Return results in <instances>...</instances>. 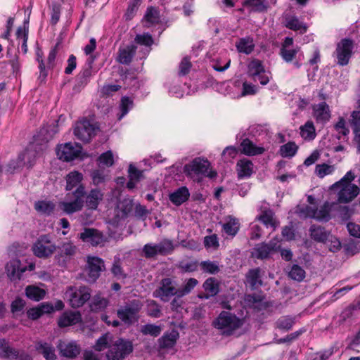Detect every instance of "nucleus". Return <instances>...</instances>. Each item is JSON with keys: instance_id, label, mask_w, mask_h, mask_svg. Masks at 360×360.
<instances>
[{"instance_id": "f257e3e1", "label": "nucleus", "mask_w": 360, "mask_h": 360, "mask_svg": "<svg viewBox=\"0 0 360 360\" xmlns=\"http://www.w3.org/2000/svg\"><path fill=\"white\" fill-rule=\"evenodd\" d=\"M65 180V190L69 191L65 195L68 201L60 202L58 206L67 214H72L83 209L86 188L82 183L83 175L77 171L68 173Z\"/></svg>"}, {"instance_id": "f03ea898", "label": "nucleus", "mask_w": 360, "mask_h": 360, "mask_svg": "<svg viewBox=\"0 0 360 360\" xmlns=\"http://www.w3.org/2000/svg\"><path fill=\"white\" fill-rule=\"evenodd\" d=\"M210 162L207 159L198 157L184 165V172L187 176L200 182L203 176H207L210 179L217 176V172L210 169Z\"/></svg>"}, {"instance_id": "7ed1b4c3", "label": "nucleus", "mask_w": 360, "mask_h": 360, "mask_svg": "<svg viewBox=\"0 0 360 360\" xmlns=\"http://www.w3.org/2000/svg\"><path fill=\"white\" fill-rule=\"evenodd\" d=\"M244 324V321L238 317L235 314L226 311H222L213 321L212 326L221 331L224 336H231L234 332L240 328Z\"/></svg>"}, {"instance_id": "20e7f679", "label": "nucleus", "mask_w": 360, "mask_h": 360, "mask_svg": "<svg viewBox=\"0 0 360 360\" xmlns=\"http://www.w3.org/2000/svg\"><path fill=\"white\" fill-rule=\"evenodd\" d=\"M99 131L100 126L97 122L94 119L84 117L76 122L74 134L84 143H89Z\"/></svg>"}, {"instance_id": "39448f33", "label": "nucleus", "mask_w": 360, "mask_h": 360, "mask_svg": "<svg viewBox=\"0 0 360 360\" xmlns=\"http://www.w3.org/2000/svg\"><path fill=\"white\" fill-rule=\"evenodd\" d=\"M91 293V288L86 285L69 286L65 292V297L72 308H79L90 300Z\"/></svg>"}, {"instance_id": "423d86ee", "label": "nucleus", "mask_w": 360, "mask_h": 360, "mask_svg": "<svg viewBox=\"0 0 360 360\" xmlns=\"http://www.w3.org/2000/svg\"><path fill=\"white\" fill-rule=\"evenodd\" d=\"M55 260L60 266H66L78 252V248L71 241L63 242L56 247Z\"/></svg>"}, {"instance_id": "0eeeda50", "label": "nucleus", "mask_w": 360, "mask_h": 360, "mask_svg": "<svg viewBox=\"0 0 360 360\" xmlns=\"http://www.w3.org/2000/svg\"><path fill=\"white\" fill-rule=\"evenodd\" d=\"M132 352V342L120 338L110 346L106 356L108 360H123Z\"/></svg>"}, {"instance_id": "6e6552de", "label": "nucleus", "mask_w": 360, "mask_h": 360, "mask_svg": "<svg viewBox=\"0 0 360 360\" xmlns=\"http://www.w3.org/2000/svg\"><path fill=\"white\" fill-rule=\"evenodd\" d=\"M142 304L139 300H133L129 305H127L117 310L118 318L125 324L130 326L137 322L139 319V313Z\"/></svg>"}, {"instance_id": "1a4fd4ad", "label": "nucleus", "mask_w": 360, "mask_h": 360, "mask_svg": "<svg viewBox=\"0 0 360 360\" xmlns=\"http://www.w3.org/2000/svg\"><path fill=\"white\" fill-rule=\"evenodd\" d=\"M32 251L39 258H48L56 250V246L53 244L48 235L41 236L32 246Z\"/></svg>"}, {"instance_id": "9d476101", "label": "nucleus", "mask_w": 360, "mask_h": 360, "mask_svg": "<svg viewBox=\"0 0 360 360\" xmlns=\"http://www.w3.org/2000/svg\"><path fill=\"white\" fill-rule=\"evenodd\" d=\"M0 358L10 360H33L30 354L24 350L19 351L11 347L5 339L0 340Z\"/></svg>"}, {"instance_id": "9b49d317", "label": "nucleus", "mask_w": 360, "mask_h": 360, "mask_svg": "<svg viewBox=\"0 0 360 360\" xmlns=\"http://www.w3.org/2000/svg\"><path fill=\"white\" fill-rule=\"evenodd\" d=\"M353 46V41L347 38L342 39L338 43L334 54L338 65L345 66L348 64L352 54Z\"/></svg>"}, {"instance_id": "f8f14e48", "label": "nucleus", "mask_w": 360, "mask_h": 360, "mask_svg": "<svg viewBox=\"0 0 360 360\" xmlns=\"http://www.w3.org/2000/svg\"><path fill=\"white\" fill-rule=\"evenodd\" d=\"M174 295L179 297V288L177 289L173 281L169 278L162 279L160 286L153 292V297L160 298L162 302H168Z\"/></svg>"}, {"instance_id": "ddd939ff", "label": "nucleus", "mask_w": 360, "mask_h": 360, "mask_svg": "<svg viewBox=\"0 0 360 360\" xmlns=\"http://www.w3.org/2000/svg\"><path fill=\"white\" fill-rule=\"evenodd\" d=\"M105 270L104 262L98 257H88L85 271L87 274V281L90 283L95 282L101 276V273Z\"/></svg>"}, {"instance_id": "4468645a", "label": "nucleus", "mask_w": 360, "mask_h": 360, "mask_svg": "<svg viewBox=\"0 0 360 360\" xmlns=\"http://www.w3.org/2000/svg\"><path fill=\"white\" fill-rule=\"evenodd\" d=\"M81 145L76 143H66L57 148V155L60 160L65 162L73 160L77 158L82 151Z\"/></svg>"}, {"instance_id": "2eb2a0df", "label": "nucleus", "mask_w": 360, "mask_h": 360, "mask_svg": "<svg viewBox=\"0 0 360 360\" xmlns=\"http://www.w3.org/2000/svg\"><path fill=\"white\" fill-rule=\"evenodd\" d=\"M79 238L92 246L102 245L105 242L103 233L92 228H85L84 231L79 234Z\"/></svg>"}, {"instance_id": "dca6fc26", "label": "nucleus", "mask_w": 360, "mask_h": 360, "mask_svg": "<svg viewBox=\"0 0 360 360\" xmlns=\"http://www.w3.org/2000/svg\"><path fill=\"white\" fill-rule=\"evenodd\" d=\"M57 348L61 356L68 359H75L81 352V347L75 341L59 340Z\"/></svg>"}, {"instance_id": "f3484780", "label": "nucleus", "mask_w": 360, "mask_h": 360, "mask_svg": "<svg viewBox=\"0 0 360 360\" xmlns=\"http://www.w3.org/2000/svg\"><path fill=\"white\" fill-rule=\"evenodd\" d=\"M339 190L338 193V200L340 203H348L352 202L359 194L360 189L355 185H341L335 188L334 191Z\"/></svg>"}, {"instance_id": "a211bd4d", "label": "nucleus", "mask_w": 360, "mask_h": 360, "mask_svg": "<svg viewBox=\"0 0 360 360\" xmlns=\"http://www.w3.org/2000/svg\"><path fill=\"white\" fill-rule=\"evenodd\" d=\"M280 246L276 241L270 240L267 243H262L256 245L252 254L257 259H267L271 253L277 252Z\"/></svg>"}, {"instance_id": "6ab92c4d", "label": "nucleus", "mask_w": 360, "mask_h": 360, "mask_svg": "<svg viewBox=\"0 0 360 360\" xmlns=\"http://www.w3.org/2000/svg\"><path fill=\"white\" fill-rule=\"evenodd\" d=\"M104 193L99 188H91L84 198V206L85 205L88 210H97L99 204L103 201Z\"/></svg>"}, {"instance_id": "aec40b11", "label": "nucleus", "mask_w": 360, "mask_h": 360, "mask_svg": "<svg viewBox=\"0 0 360 360\" xmlns=\"http://www.w3.org/2000/svg\"><path fill=\"white\" fill-rule=\"evenodd\" d=\"M309 232L311 238L317 243H326L329 239L333 238L330 231L320 225L312 224Z\"/></svg>"}, {"instance_id": "412c9836", "label": "nucleus", "mask_w": 360, "mask_h": 360, "mask_svg": "<svg viewBox=\"0 0 360 360\" xmlns=\"http://www.w3.org/2000/svg\"><path fill=\"white\" fill-rule=\"evenodd\" d=\"M240 151L248 156H255L263 154L265 151L264 147L257 146L252 141L246 138L240 144Z\"/></svg>"}, {"instance_id": "4be33fe9", "label": "nucleus", "mask_w": 360, "mask_h": 360, "mask_svg": "<svg viewBox=\"0 0 360 360\" xmlns=\"http://www.w3.org/2000/svg\"><path fill=\"white\" fill-rule=\"evenodd\" d=\"M37 148L35 143H32L21 153L18 155V158L24 163V167L31 168L35 164L37 158Z\"/></svg>"}, {"instance_id": "5701e85b", "label": "nucleus", "mask_w": 360, "mask_h": 360, "mask_svg": "<svg viewBox=\"0 0 360 360\" xmlns=\"http://www.w3.org/2000/svg\"><path fill=\"white\" fill-rule=\"evenodd\" d=\"M53 312V304L49 302H44L37 307H32L27 311V316L31 320H37L43 314Z\"/></svg>"}, {"instance_id": "b1692460", "label": "nucleus", "mask_w": 360, "mask_h": 360, "mask_svg": "<svg viewBox=\"0 0 360 360\" xmlns=\"http://www.w3.org/2000/svg\"><path fill=\"white\" fill-rule=\"evenodd\" d=\"M254 165L251 160L243 158L236 164V171L239 179L249 178L253 173Z\"/></svg>"}, {"instance_id": "393cba45", "label": "nucleus", "mask_w": 360, "mask_h": 360, "mask_svg": "<svg viewBox=\"0 0 360 360\" xmlns=\"http://www.w3.org/2000/svg\"><path fill=\"white\" fill-rule=\"evenodd\" d=\"M314 117L319 122H326L330 118V110L326 102L313 106Z\"/></svg>"}, {"instance_id": "a878e982", "label": "nucleus", "mask_w": 360, "mask_h": 360, "mask_svg": "<svg viewBox=\"0 0 360 360\" xmlns=\"http://www.w3.org/2000/svg\"><path fill=\"white\" fill-rule=\"evenodd\" d=\"M81 314L79 311H65L59 318V327L64 328L79 323L81 321Z\"/></svg>"}, {"instance_id": "bb28decb", "label": "nucleus", "mask_w": 360, "mask_h": 360, "mask_svg": "<svg viewBox=\"0 0 360 360\" xmlns=\"http://www.w3.org/2000/svg\"><path fill=\"white\" fill-rule=\"evenodd\" d=\"M245 279L252 289H256L262 285V269L259 267L250 269L245 274Z\"/></svg>"}, {"instance_id": "cd10ccee", "label": "nucleus", "mask_w": 360, "mask_h": 360, "mask_svg": "<svg viewBox=\"0 0 360 360\" xmlns=\"http://www.w3.org/2000/svg\"><path fill=\"white\" fill-rule=\"evenodd\" d=\"M262 222L266 227L271 226L274 229L278 226L279 222L274 218V212L269 208L261 210V213L256 218Z\"/></svg>"}, {"instance_id": "c85d7f7f", "label": "nucleus", "mask_w": 360, "mask_h": 360, "mask_svg": "<svg viewBox=\"0 0 360 360\" xmlns=\"http://www.w3.org/2000/svg\"><path fill=\"white\" fill-rule=\"evenodd\" d=\"M190 193L186 186L179 188L177 190L170 193L169 200L175 205L179 206L189 198Z\"/></svg>"}, {"instance_id": "c756f323", "label": "nucleus", "mask_w": 360, "mask_h": 360, "mask_svg": "<svg viewBox=\"0 0 360 360\" xmlns=\"http://www.w3.org/2000/svg\"><path fill=\"white\" fill-rule=\"evenodd\" d=\"M36 350L43 355L46 360H58L53 346L47 342H38L35 345Z\"/></svg>"}, {"instance_id": "7c9ffc66", "label": "nucleus", "mask_w": 360, "mask_h": 360, "mask_svg": "<svg viewBox=\"0 0 360 360\" xmlns=\"http://www.w3.org/2000/svg\"><path fill=\"white\" fill-rule=\"evenodd\" d=\"M178 338L179 333L175 330L166 333L158 339L159 346L161 349H170L175 345Z\"/></svg>"}, {"instance_id": "2f4dec72", "label": "nucleus", "mask_w": 360, "mask_h": 360, "mask_svg": "<svg viewBox=\"0 0 360 360\" xmlns=\"http://www.w3.org/2000/svg\"><path fill=\"white\" fill-rule=\"evenodd\" d=\"M155 252L158 255L166 256L171 254L174 249V243L172 240L165 238L158 243H153Z\"/></svg>"}, {"instance_id": "473e14b6", "label": "nucleus", "mask_w": 360, "mask_h": 360, "mask_svg": "<svg viewBox=\"0 0 360 360\" xmlns=\"http://www.w3.org/2000/svg\"><path fill=\"white\" fill-rule=\"evenodd\" d=\"M136 50V46L134 44L128 45L119 51L118 60L122 64H129Z\"/></svg>"}, {"instance_id": "72a5a7b5", "label": "nucleus", "mask_w": 360, "mask_h": 360, "mask_svg": "<svg viewBox=\"0 0 360 360\" xmlns=\"http://www.w3.org/2000/svg\"><path fill=\"white\" fill-rule=\"evenodd\" d=\"M243 6L251 8L252 12L264 13L268 9L266 0H245Z\"/></svg>"}, {"instance_id": "f704fd0d", "label": "nucleus", "mask_w": 360, "mask_h": 360, "mask_svg": "<svg viewBox=\"0 0 360 360\" xmlns=\"http://www.w3.org/2000/svg\"><path fill=\"white\" fill-rule=\"evenodd\" d=\"M300 136L304 140H314L316 136V129L312 121H307L304 125L300 127Z\"/></svg>"}, {"instance_id": "c9c22d12", "label": "nucleus", "mask_w": 360, "mask_h": 360, "mask_svg": "<svg viewBox=\"0 0 360 360\" xmlns=\"http://www.w3.org/2000/svg\"><path fill=\"white\" fill-rule=\"evenodd\" d=\"M25 295L29 299L38 302L44 299L46 291L35 285H28L25 288Z\"/></svg>"}, {"instance_id": "e433bc0d", "label": "nucleus", "mask_w": 360, "mask_h": 360, "mask_svg": "<svg viewBox=\"0 0 360 360\" xmlns=\"http://www.w3.org/2000/svg\"><path fill=\"white\" fill-rule=\"evenodd\" d=\"M332 204L325 202L319 209H316V219L319 221L327 222L330 219V212L332 210Z\"/></svg>"}, {"instance_id": "4c0bfd02", "label": "nucleus", "mask_w": 360, "mask_h": 360, "mask_svg": "<svg viewBox=\"0 0 360 360\" xmlns=\"http://www.w3.org/2000/svg\"><path fill=\"white\" fill-rule=\"evenodd\" d=\"M236 46L240 53L250 54L253 51L255 44L252 38L245 37L240 39Z\"/></svg>"}, {"instance_id": "58836bf2", "label": "nucleus", "mask_w": 360, "mask_h": 360, "mask_svg": "<svg viewBox=\"0 0 360 360\" xmlns=\"http://www.w3.org/2000/svg\"><path fill=\"white\" fill-rule=\"evenodd\" d=\"M240 227L238 220L236 218L229 217V220L222 224L223 231L229 236H235Z\"/></svg>"}, {"instance_id": "ea45409f", "label": "nucleus", "mask_w": 360, "mask_h": 360, "mask_svg": "<svg viewBox=\"0 0 360 360\" xmlns=\"http://www.w3.org/2000/svg\"><path fill=\"white\" fill-rule=\"evenodd\" d=\"M205 291L210 293L209 295L215 296L219 292V282L214 277L208 278L202 284Z\"/></svg>"}, {"instance_id": "a19ab883", "label": "nucleus", "mask_w": 360, "mask_h": 360, "mask_svg": "<svg viewBox=\"0 0 360 360\" xmlns=\"http://www.w3.org/2000/svg\"><path fill=\"white\" fill-rule=\"evenodd\" d=\"M19 260H12L7 263L6 266V271L8 276L11 280L20 279V276L19 274Z\"/></svg>"}, {"instance_id": "79ce46f5", "label": "nucleus", "mask_w": 360, "mask_h": 360, "mask_svg": "<svg viewBox=\"0 0 360 360\" xmlns=\"http://www.w3.org/2000/svg\"><path fill=\"white\" fill-rule=\"evenodd\" d=\"M285 22V27L290 30L300 31L301 32H305L307 31V27L295 16L287 17Z\"/></svg>"}, {"instance_id": "37998d69", "label": "nucleus", "mask_w": 360, "mask_h": 360, "mask_svg": "<svg viewBox=\"0 0 360 360\" xmlns=\"http://www.w3.org/2000/svg\"><path fill=\"white\" fill-rule=\"evenodd\" d=\"M199 265L197 260H182L177 264V268L182 273H191L197 271Z\"/></svg>"}, {"instance_id": "c03bdc74", "label": "nucleus", "mask_w": 360, "mask_h": 360, "mask_svg": "<svg viewBox=\"0 0 360 360\" xmlns=\"http://www.w3.org/2000/svg\"><path fill=\"white\" fill-rule=\"evenodd\" d=\"M142 1L143 0H131L129 1L127 8L124 14L125 20H131L136 15Z\"/></svg>"}, {"instance_id": "a18cd8bd", "label": "nucleus", "mask_w": 360, "mask_h": 360, "mask_svg": "<svg viewBox=\"0 0 360 360\" xmlns=\"http://www.w3.org/2000/svg\"><path fill=\"white\" fill-rule=\"evenodd\" d=\"M144 19L146 21V26L148 27L151 25L158 24L160 21V13L157 8L155 7H149L147 8L146 13L144 15Z\"/></svg>"}, {"instance_id": "49530a36", "label": "nucleus", "mask_w": 360, "mask_h": 360, "mask_svg": "<svg viewBox=\"0 0 360 360\" xmlns=\"http://www.w3.org/2000/svg\"><path fill=\"white\" fill-rule=\"evenodd\" d=\"M298 150L297 146L295 142H288L280 147V155L283 158L293 157Z\"/></svg>"}, {"instance_id": "de8ad7c7", "label": "nucleus", "mask_w": 360, "mask_h": 360, "mask_svg": "<svg viewBox=\"0 0 360 360\" xmlns=\"http://www.w3.org/2000/svg\"><path fill=\"white\" fill-rule=\"evenodd\" d=\"M255 72H250L255 82L259 81L262 85L266 84L269 81L271 72L266 69H255Z\"/></svg>"}, {"instance_id": "09e8293b", "label": "nucleus", "mask_w": 360, "mask_h": 360, "mask_svg": "<svg viewBox=\"0 0 360 360\" xmlns=\"http://www.w3.org/2000/svg\"><path fill=\"white\" fill-rule=\"evenodd\" d=\"M108 301L107 299L101 297L100 295H96L91 300L90 308L91 311H98L104 309L108 306Z\"/></svg>"}, {"instance_id": "8fccbe9b", "label": "nucleus", "mask_w": 360, "mask_h": 360, "mask_svg": "<svg viewBox=\"0 0 360 360\" xmlns=\"http://www.w3.org/2000/svg\"><path fill=\"white\" fill-rule=\"evenodd\" d=\"M295 323V319L289 316H281L276 322V326L281 330H289Z\"/></svg>"}, {"instance_id": "3c124183", "label": "nucleus", "mask_w": 360, "mask_h": 360, "mask_svg": "<svg viewBox=\"0 0 360 360\" xmlns=\"http://www.w3.org/2000/svg\"><path fill=\"white\" fill-rule=\"evenodd\" d=\"M34 208L37 211L50 215L55 209V205L51 201H37L34 204Z\"/></svg>"}, {"instance_id": "603ef678", "label": "nucleus", "mask_w": 360, "mask_h": 360, "mask_svg": "<svg viewBox=\"0 0 360 360\" xmlns=\"http://www.w3.org/2000/svg\"><path fill=\"white\" fill-rule=\"evenodd\" d=\"M306 276L305 271L298 264H293L290 271L288 272V276L292 280L302 281Z\"/></svg>"}, {"instance_id": "864d4df0", "label": "nucleus", "mask_w": 360, "mask_h": 360, "mask_svg": "<svg viewBox=\"0 0 360 360\" xmlns=\"http://www.w3.org/2000/svg\"><path fill=\"white\" fill-rule=\"evenodd\" d=\"M162 332V328L155 324H146L141 326V333L143 335H150L154 338L158 337Z\"/></svg>"}, {"instance_id": "5fc2aeb1", "label": "nucleus", "mask_w": 360, "mask_h": 360, "mask_svg": "<svg viewBox=\"0 0 360 360\" xmlns=\"http://www.w3.org/2000/svg\"><path fill=\"white\" fill-rule=\"evenodd\" d=\"M333 171L334 166L326 163L316 165L315 168V174L319 178H323L325 176L332 174Z\"/></svg>"}, {"instance_id": "6e6d98bb", "label": "nucleus", "mask_w": 360, "mask_h": 360, "mask_svg": "<svg viewBox=\"0 0 360 360\" xmlns=\"http://www.w3.org/2000/svg\"><path fill=\"white\" fill-rule=\"evenodd\" d=\"M201 269L206 273L215 274L219 271V267L216 262L203 261L200 262Z\"/></svg>"}, {"instance_id": "4d7b16f0", "label": "nucleus", "mask_w": 360, "mask_h": 360, "mask_svg": "<svg viewBox=\"0 0 360 360\" xmlns=\"http://www.w3.org/2000/svg\"><path fill=\"white\" fill-rule=\"evenodd\" d=\"M26 305V302L21 297H16L11 304V311L13 314L22 313Z\"/></svg>"}, {"instance_id": "13d9d810", "label": "nucleus", "mask_w": 360, "mask_h": 360, "mask_svg": "<svg viewBox=\"0 0 360 360\" xmlns=\"http://www.w3.org/2000/svg\"><path fill=\"white\" fill-rule=\"evenodd\" d=\"M134 41L139 45L148 47L151 46L154 43L153 38L149 33L137 34L134 39Z\"/></svg>"}, {"instance_id": "bf43d9fd", "label": "nucleus", "mask_w": 360, "mask_h": 360, "mask_svg": "<svg viewBox=\"0 0 360 360\" xmlns=\"http://www.w3.org/2000/svg\"><path fill=\"white\" fill-rule=\"evenodd\" d=\"M198 283V281L197 279L194 278H189L182 288H179V297H181L189 294Z\"/></svg>"}, {"instance_id": "052dcab7", "label": "nucleus", "mask_w": 360, "mask_h": 360, "mask_svg": "<svg viewBox=\"0 0 360 360\" xmlns=\"http://www.w3.org/2000/svg\"><path fill=\"white\" fill-rule=\"evenodd\" d=\"M147 314L151 317L159 318L161 316L160 306L156 301L150 300L147 305Z\"/></svg>"}, {"instance_id": "680f3d73", "label": "nucleus", "mask_w": 360, "mask_h": 360, "mask_svg": "<svg viewBox=\"0 0 360 360\" xmlns=\"http://www.w3.org/2000/svg\"><path fill=\"white\" fill-rule=\"evenodd\" d=\"M356 176L354 173L352 171H349L346 173V174L338 181L335 182L330 187L331 190H335V188H338L339 186L342 184L344 185H352V181L355 179Z\"/></svg>"}, {"instance_id": "e2e57ef3", "label": "nucleus", "mask_w": 360, "mask_h": 360, "mask_svg": "<svg viewBox=\"0 0 360 360\" xmlns=\"http://www.w3.org/2000/svg\"><path fill=\"white\" fill-rule=\"evenodd\" d=\"M134 69H120L119 75L120 79L124 82L127 84H130L131 82L136 79L135 73L134 72Z\"/></svg>"}, {"instance_id": "0e129e2a", "label": "nucleus", "mask_w": 360, "mask_h": 360, "mask_svg": "<svg viewBox=\"0 0 360 360\" xmlns=\"http://www.w3.org/2000/svg\"><path fill=\"white\" fill-rule=\"evenodd\" d=\"M203 243L207 249L213 248L214 250H217L219 247V239L217 234L205 236Z\"/></svg>"}, {"instance_id": "69168bd1", "label": "nucleus", "mask_w": 360, "mask_h": 360, "mask_svg": "<svg viewBox=\"0 0 360 360\" xmlns=\"http://www.w3.org/2000/svg\"><path fill=\"white\" fill-rule=\"evenodd\" d=\"M242 91L240 96H246L249 95H255L257 93V86L252 83L248 82L247 81L242 82Z\"/></svg>"}, {"instance_id": "338daca9", "label": "nucleus", "mask_w": 360, "mask_h": 360, "mask_svg": "<svg viewBox=\"0 0 360 360\" xmlns=\"http://www.w3.org/2000/svg\"><path fill=\"white\" fill-rule=\"evenodd\" d=\"M24 167V163L18 157L15 160H11L6 167V172L13 174L15 172L21 169Z\"/></svg>"}, {"instance_id": "774afa93", "label": "nucleus", "mask_w": 360, "mask_h": 360, "mask_svg": "<svg viewBox=\"0 0 360 360\" xmlns=\"http://www.w3.org/2000/svg\"><path fill=\"white\" fill-rule=\"evenodd\" d=\"M360 309V302H354L349 304L342 312V316L344 320L349 319L353 316L354 311Z\"/></svg>"}]
</instances>
